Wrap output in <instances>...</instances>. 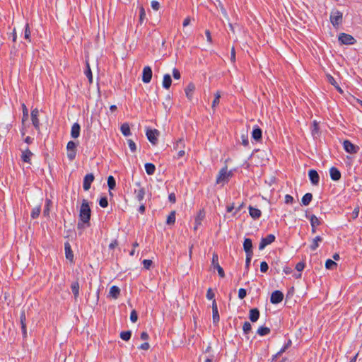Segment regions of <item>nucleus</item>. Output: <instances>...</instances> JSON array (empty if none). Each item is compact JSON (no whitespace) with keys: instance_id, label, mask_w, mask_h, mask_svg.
Segmentation results:
<instances>
[{"instance_id":"obj_62","label":"nucleus","mask_w":362,"mask_h":362,"mask_svg":"<svg viewBox=\"0 0 362 362\" xmlns=\"http://www.w3.org/2000/svg\"><path fill=\"white\" fill-rule=\"evenodd\" d=\"M293 202V198L292 196L289 194H286L285 196V203L287 204H292Z\"/></svg>"},{"instance_id":"obj_29","label":"nucleus","mask_w":362,"mask_h":362,"mask_svg":"<svg viewBox=\"0 0 362 362\" xmlns=\"http://www.w3.org/2000/svg\"><path fill=\"white\" fill-rule=\"evenodd\" d=\"M205 217V213L204 211H199V212L198 213L196 218H195V223H196V226L194 227V229L196 230L197 229V227L201 224L202 220Z\"/></svg>"},{"instance_id":"obj_26","label":"nucleus","mask_w":362,"mask_h":362,"mask_svg":"<svg viewBox=\"0 0 362 362\" xmlns=\"http://www.w3.org/2000/svg\"><path fill=\"white\" fill-rule=\"evenodd\" d=\"M71 288L74 293V298H75V300H76L78 298V297L79 296L80 286H79L78 282L75 281V282L72 283L71 286Z\"/></svg>"},{"instance_id":"obj_60","label":"nucleus","mask_w":362,"mask_h":362,"mask_svg":"<svg viewBox=\"0 0 362 362\" xmlns=\"http://www.w3.org/2000/svg\"><path fill=\"white\" fill-rule=\"evenodd\" d=\"M252 255H246V259H245V268L246 269H248L250 264V261L252 259Z\"/></svg>"},{"instance_id":"obj_31","label":"nucleus","mask_w":362,"mask_h":362,"mask_svg":"<svg viewBox=\"0 0 362 362\" xmlns=\"http://www.w3.org/2000/svg\"><path fill=\"white\" fill-rule=\"evenodd\" d=\"M145 170L148 175H151L154 174L156 170V167L153 164L148 163L145 164Z\"/></svg>"},{"instance_id":"obj_1","label":"nucleus","mask_w":362,"mask_h":362,"mask_svg":"<svg viewBox=\"0 0 362 362\" xmlns=\"http://www.w3.org/2000/svg\"><path fill=\"white\" fill-rule=\"evenodd\" d=\"M90 208L87 200L83 199L80 208L79 217L83 223H89L90 218Z\"/></svg>"},{"instance_id":"obj_28","label":"nucleus","mask_w":362,"mask_h":362,"mask_svg":"<svg viewBox=\"0 0 362 362\" xmlns=\"http://www.w3.org/2000/svg\"><path fill=\"white\" fill-rule=\"evenodd\" d=\"M322 238L320 236H316L312 241L310 246L311 250L315 251L319 246V242H322Z\"/></svg>"},{"instance_id":"obj_39","label":"nucleus","mask_w":362,"mask_h":362,"mask_svg":"<svg viewBox=\"0 0 362 362\" xmlns=\"http://www.w3.org/2000/svg\"><path fill=\"white\" fill-rule=\"evenodd\" d=\"M107 185L110 188V189H115V186H116V182H115V178L113 177V176L112 175H110L108 177H107Z\"/></svg>"},{"instance_id":"obj_41","label":"nucleus","mask_w":362,"mask_h":362,"mask_svg":"<svg viewBox=\"0 0 362 362\" xmlns=\"http://www.w3.org/2000/svg\"><path fill=\"white\" fill-rule=\"evenodd\" d=\"M24 38L25 40H28L29 42L31 41V40H30V28H29L28 23H26L25 26Z\"/></svg>"},{"instance_id":"obj_37","label":"nucleus","mask_w":362,"mask_h":362,"mask_svg":"<svg viewBox=\"0 0 362 362\" xmlns=\"http://www.w3.org/2000/svg\"><path fill=\"white\" fill-rule=\"evenodd\" d=\"M175 222V211H171L167 218L166 223L168 225L173 224Z\"/></svg>"},{"instance_id":"obj_44","label":"nucleus","mask_w":362,"mask_h":362,"mask_svg":"<svg viewBox=\"0 0 362 362\" xmlns=\"http://www.w3.org/2000/svg\"><path fill=\"white\" fill-rule=\"evenodd\" d=\"M243 329L245 334H248L252 329L250 323L248 322H245L243 324Z\"/></svg>"},{"instance_id":"obj_45","label":"nucleus","mask_w":362,"mask_h":362,"mask_svg":"<svg viewBox=\"0 0 362 362\" xmlns=\"http://www.w3.org/2000/svg\"><path fill=\"white\" fill-rule=\"evenodd\" d=\"M23 107V119H22V122L23 123L28 119V110L26 107V106L25 105V104H23L22 105Z\"/></svg>"},{"instance_id":"obj_24","label":"nucleus","mask_w":362,"mask_h":362,"mask_svg":"<svg viewBox=\"0 0 362 362\" xmlns=\"http://www.w3.org/2000/svg\"><path fill=\"white\" fill-rule=\"evenodd\" d=\"M248 209L250 216L254 219L259 218L262 215L261 211L258 209L250 206Z\"/></svg>"},{"instance_id":"obj_55","label":"nucleus","mask_w":362,"mask_h":362,"mask_svg":"<svg viewBox=\"0 0 362 362\" xmlns=\"http://www.w3.org/2000/svg\"><path fill=\"white\" fill-rule=\"evenodd\" d=\"M138 319L137 313L136 310H132L130 314V320L132 322H136Z\"/></svg>"},{"instance_id":"obj_22","label":"nucleus","mask_w":362,"mask_h":362,"mask_svg":"<svg viewBox=\"0 0 362 362\" xmlns=\"http://www.w3.org/2000/svg\"><path fill=\"white\" fill-rule=\"evenodd\" d=\"M259 317V311L257 308H252L250 310L249 318L251 322H255Z\"/></svg>"},{"instance_id":"obj_46","label":"nucleus","mask_w":362,"mask_h":362,"mask_svg":"<svg viewBox=\"0 0 362 362\" xmlns=\"http://www.w3.org/2000/svg\"><path fill=\"white\" fill-rule=\"evenodd\" d=\"M40 214V207H35L32 210L31 212V216L33 218H36L38 217V216Z\"/></svg>"},{"instance_id":"obj_13","label":"nucleus","mask_w":362,"mask_h":362,"mask_svg":"<svg viewBox=\"0 0 362 362\" xmlns=\"http://www.w3.org/2000/svg\"><path fill=\"white\" fill-rule=\"evenodd\" d=\"M94 180V175L92 173L87 174L83 178V187L85 191L90 188L91 183Z\"/></svg>"},{"instance_id":"obj_38","label":"nucleus","mask_w":362,"mask_h":362,"mask_svg":"<svg viewBox=\"0 0 362 362\" xmlns=\"http://www.w3.org/2000/svg\"><path fill=\"white\" fill-rule=\"evenodd\" d=\"M337 263L330 259L326 261L325 267L327 269H334V268L337 267Z\"/></svg>"},{"instance_id":"obj_30","label":"nucleus","mask_w":362,"mask_h":362,"mask_svg":"<svg viewBox=\"0 0 362 362\" xmlns=\"http://www.w3.org/2000/svg\"><path fill=\"white\" fill-rule=\"evenodd\" d=\"M120 129L124 136H128L131 135L130 128L127 123L122 124L121 125Z\"/></svg>"},{"instance_id":"obj_9","label":"nucleus","mask_w":362,"mask_h":362,"mask_svg":"<svg viewBox=\"0 0 362 362\" xmlns=\"http://www.w3.org/2000/svg\"><path fill=\"white\" fill-rule=\"evenodd\" d=\"M274 240L275 236L272 234H269L265 238H262L259 245V250H262L266 246L272 243Z\"/></svg>"},{"instance_id":"obj_59","label":"nucleus","mask_w":362,"mask_h":362,"mask_svg":"<svg viewBox=\"0 0 362 362\" xmlns=\"http://www.w3.org/2000/svg\"><path fill=\"white\" fill-rule=\"evenodd\" d=\"M247 295L246 290L244 288H240L238 291V297L240 299H243Z\"/></svg>"},{"instance_id":"obj_27","label":"nucleus","mask_w":362,"mask_h":362,"mask_svg":"<svg viewBox=\"0 0 362 362\" xmlns=\"http://www.w3.org/2000/svg\"><path fill=\"white\" fill-rule=\"evenodd\" d=\"M172 83V79L170 74H165L163 80V87L165 89H168Z\"/></svg>"},{"instance_id":"obj_50","label":"nucleus","mask_w":362,"mask_h":362,"mask_svg":"<svg viewBox=\"0 0 362 362\" xmlns=\"http://www.w3.org/2000/svg\"><path fill=\"white\" fill-rule=\"evenodd\" d=\"M99 204L101 207L105 208L108 205L107 199L106 197H103L99 201Z\"/></svg>"},{"instance_id":"obj_51","label":"nucleus","mask_w":362,"mask_h":362,"mask_svg":"<svg viewBox=\"0 0 362 362\" xmlns=\"http://www.w3.org/2000/svg\"><path fill=\"white\" fill-rule=\"evenodd\" d=\"M269 269L268 264L266 262H262L260 264V271L262 273H265L267 272Z\"/></svg>"},{"instance_id":"obj_53","label":"nucleus","mask_w":362,"mask_h":362,"mask_svg":"<svg viewBox=\"0 0 362 362\" xmlns=\"http://www.w3.org/2000/svg\"><path fill=\"white\" fill-rule=\"evenodd\" d=\"M214 293L212 291V289L211 288H208L207 290V292H206V298L209 299V300H214Z\"/></svg>"},{"instance_id":"obj_61","label":"nucleus","mask_w":362,"mask_h":362,"mask_svg":"<svg viewBox=\"0 0 362 362\" xmlns=\"http://www.w3.org/2000/svg\"><path fill=\"white\" fill-rule=\"evenodd\" d=\"M305 268V264L302 262H298L296 265V269L298 271V272H301Z\"/></svg>"},{"instance_id":"obj_58","label":"nucleus","mask_w":362,"mask_h":362,"mask_svg":"<svg viewBox=\"0 0 362 362\" xmlns=\"http://www.w3.org/2000/svg\"><path fill=\"white\" fill-rule=\"evenodd\" d=\"M173 78L175 79H177L178 80V79L180 78V76H180V71H179V70L177 69L174 68L173 69Z\"/></svg>"},{"instance_id":"obj_7","label":"nucleus","mask_w":362,"mask_h":362,"mask_svg":"<svg viewBox=\"0 0 362 362\" xmlns=\"http://www.w3.org/2000/svg\"><path fill=\"white\" fill-rule=\"evenodd\" d=\"M211 264L214 267V268L217 269L218 275L221 278H223L225 276V273L223 268L219 265L218 256L216 253L213 254Z\"/></svg>"},{"instance_id":"obj_36","label":"nucleus","mask_w":362,"mask_h":362,"mask_svg":"<svg viewBox=\"0 0 362 362\" xmlns=\"http://www.w3.org/2000/svg\"><path fill=\"white\" fill-rule=\"evenodd\" d=\"M185 147V142L182 139H180L176 141V143L174 145V149L175 150H180L183 149Z\"/></svg>"},{"instance_id":"obj_2","label":"nucleus","mask_w":362,"mask_h":362,"mask_svg":"<svg viewBox=\"0 0 362 362\" xmlns=\"http://www.w3.org/2000/svg\"><path fill=\"white\" fill-rule=\"evenodd\" d=\"M233 175L231 170H228L227 167L223 168L218 173L216 177L217 184H225L229 180V178Z\"/></svg>"},{"instance_id":"obj_11","label":"nucleus","mask_w":362,"mask_h":362,"mask_svg":"<svg viewBox=\"0 0 362 362\" xmlns=\"http://www.w3.org/2000/svg\"><path fill=\"white\" fill-rule=\"evenodd\" d=\"M343 146L344 150L349 153H356L358 151V147L348 140L344 141Z\"/></svg>"},{"instance_id":"obj_64","label":"nucleus","mask_w":362,"mask_h":362,"mask_svg":"<svg viewBox=\"0 0 362 362\" xmlns=\"http://www.w3.org/2000/svg\"><path fill=\"white\" fill-rule=\"evenodd\" d=\"M149 347V344L148 342H144L140 345L139 349L142 350H148Z\"/></svg>"},{"instance_id":"obj_34","label":"nucleus","mask_w":362,"mask_h":362,"mask_svg":"<svg viewBox=\"0 0 362 362\" xmlns=\"http://www.w3.org/2000/svg\"><path fill=\"white\" fill-rule=\"evenodd\" d=\"M65 253H66V257L72 261L74 258L73 252L71 250L70 245L69 243L65 245Z\"/></svg>"},{"instance_id":"obj_52","label":"nucleus","mask_w":362,"mask_h":362,"mask_svg":"<svg viewBox=\"0 0 362 362\" xmlns=\"http://www.w3.org/2000/svg\"><path fill=\"white\" fill-rule=\"evenodd\" d=\"M291 341L289 340L284 346V347L279 351L277 352V355H281L284 352L286 351V349H288V347L291 346Z\"/></svg>"},{"instance_id":"obj_33","label":"nucleus","mask_w":362,"mask_h":362,"mask_svg":"<svg viewBox=\"0 0 362 362\" xmlns=\"http://www.w3.org/2000/svg\"><path fill=\"white\" fill-rule=\"evenodd\" d=\"M271 330L269 327H260L257 331V334L259 336H265L270 333Z\"/></svg>"},{"instance_id":"obj_5","label":"nucleus","mask_w":362,"mask_h":362,"mask_svg":"<svg viewBox=\"0 0 362 362\" xmlns=\"http://www.w3.org/2000/svg\"><path fill=\"white\" fill-rule=\"evenodd\" d=\"M330 21L333 26H338L342 22V13L337 10L332 11L330 14Z\"/></svg>"},{"instance_id":"obj_35","label":"nucleus","mask_w":362,"mask_h":362,"mask_svg":"<svg viewBox=\"0 0 362 362\" xmlns=\"http://www.w3.org/2000/svg\"><path fill=\"white\" fill-rule=\"evenodd\" d=\"M310 221L312 228H316V226L320 224V221L318 218L315 215H312L310 216Z\"/></svg>"},{"instance_id":"obj_6","label":"nucleus","mask_w":362,"mask_h":362,"mask_svg":"<svg viewBox=\"0 0 362 362\" xmlns=\"http://www.w3.org/2000/svg\"><path fill=\"white\" fill-rule=\"evenodd\" d=\"M159 131L157 129H147L146 136L148 141L153 145L158 142V136H159Z\"/></svg>"},{"instance_id":"obj_56","label":"nucleus","mask_w":362,"mask_h":362,"mask_svg":"<svg viewBox=\"0 0 362 362\" xmlns=\"http://www.w3.org/2000/svg\"><path fill=\"white\" fill-rule=\"evenodd\" d=\"M142 263H143L144 267L146 269H148L151 267V266L152 265L153 262L150 259H144Z\"/></svg>"},{"instance_id":"obj_4","label":"nucleus","mask_w":362,"mask_h":362,"mask_svg":"<svg viewBox=\"0 0 362 362\" xmlns=\"http://www.w3.org/2000/svg\"><path fill=\"white\" fill-rule=\"evenodd\" d=\"M66 150L69 160H74L76 156V144L73 141H69L66 145Z\"/></svg>"},{"instance_id":"obj_16","label":"nucleus","mask_w":362,"mask_h":362,"mask_svg":"<svg viewBox=\"0 0 362 362\" xmlns=\"http://www.w3.org/2000/svg\"><path fill=\"white\" fill-rule=\"evenodd\" d=\"M33 156V153L29 150L28 148L22 150L21 159L24 163H30L31 158Z\"/></svg>"},{"instance_id":"obj_54","label":"nucleus","mask_w":362,"mask_h":362,"mask_svg":"<svg viewBox=\"0 0 362 362\" xmlns=\"http://www.w3.org/2000/svg\"><path fill=\"white\" fill-rule=\"evenodd\" d=\"M241 143L243 146H247L249 144V141L247 136L246 134H243L241 136Z\"/></svg>"},{"instance_id":"obj_19","label":"nucleus","mask_w":362,"mask_h":362,"mask_svg":"<svg viewBox=\"0 0 362 362\" xmlns=\"http://www.w3.org/2000/svg\"><path fill=\"white\" fill-rule=\"evenodd\" d=\"M262 129L258 126H255L252 132V137L256 141L261 140L262 139Z\"/></svg>"},{"instance_id":"obj_49","label":"nucleus","mask_w":362,"mask_h":362,"mask_svg":"<svg viewBox=\"0 0 362 362\" xmlns=\"http://www.w3.org/2000/svg\"><path fill=\"white\" fill-rule=\"evenodd\" d=\"M213 313V322L214 324H217L219 321V314L218 310L212 311Z\"/></svg>"},{"instance_id":"obj_63","label":"nucleus","mask_w":362,"mask_h":362,"mask_svg":"<svg viewBox=\"0 0 362 362\" xmlns=\"http://www.w3.org/2000/svg\"><path fill=\"white\" fill-rule=\"evenodd\" d=\"M358 214H359V207H356L352 212V218L354 219L356 218L358 216Z\"/></svg>"},{"instance_id":"obj_15","label":"nucleus","mask_w":362,"mask_h":362,"mask_svg":"<svg viewBox=\"0 0 362 362\" xmlns=\"http://www.w3.org/2000/svg\"><path fill=\"white\" fill-rule=\"evenodd\" d=\"M308 176L310 182L313 185H317L320 182V177L317 172L315 170H310L308 172Z\"/></svg>"},{"instance_id":"obj_42","label":"nucleus","mask_w":362,"mask_h":362,"mask_svg":"<svg viewBox=\"0 0 362 362\" xmlns=\"http://www.w3.org/2000/svg\"><path fill=\"white\" fill-rule=\"evenodd\" d=\"M131 336V331H124L120 333V337L124 341H128L130 339Z\"/></svg>"},{"instance_id":"obj_43","label":"nucleus","mask_w":362,"mask_h":362,"mask_svg":"<svg viewBox=\"0 0 362 362\" xmlns=\"http://www.w3.org/2000/svg\"><path fill=\"white\" fill-rule=\"evenodd\" d=\"M85 74L88 78L89 83H91L93 82V75L88 64H87V69L85 71Z\"/></svg>"},{"instance_id":"obj_23","label":"nucleus","mask_w":362,"mask_h":362,"mask_svg":"<svg viewBox=\"0 0 362 362\" xmlns=\"http://www.w3.org/2000/svg\"><path fill=\"white\" fill-rule=\"evenodd\" d=\"M120 294V288L117 286H112L110 288L109 297L117 299Z\"/></svg>"},{"instance_id":"obj_18","label":"nucleus","mask_w":362,"mask_h":362,"mask_svg":"<svg viewBox=\"0 0 362 362\" xmlns=\"http://www.w3.org/2000/svg\"><path fill=\"white\" fill-rule=\"evenodd\" d=\"M330 177L334 181H338L341 178L340 171L335 167H332L329 169Z\"/></svg>"},{"instance_id":"obj_17","label":"nucleus","mask_w":362,"mask_h":362,"mask_svg":"<svg viewBox=\"0 0 362 362\" xmlns=\"http://www.w3.org/2000/svg\"><path fill=\"white\" fill-rule=\"evenodd\" d=\"M243 248L246 255H253L252 252V243L251 239L245 238L243 243Z\"/></svg>"},{"instance_id":"obj_47","label":"nucleus","mask_w":362,"mask_h":362,"mask_svg":"<svg viewBox=\"0 0 362 362\" xmlns=\"http://www.w3.org/2000/svg\"><path fill=\"white\" fill-rule=\"evenodd\" d=\"M327 78H328L329 82L332 85L334 86L337 88V90H339L340 92H342L341 89L337 86V83L335 79L332 76L329 75L327 76Z\"/></svg>"},{"instance_id":"obj_25","label":"nucleus","mask_w":362,"mask_h":362,"mask_svg":"<svg viewBox=\"0 0 362 362\" xmlns=\"http://www.w3.org/2000/svg\"><path fill=\"white\" fill-rule=\"evenodd\" d=\"M25 314L24 312H23L21 314V316H20V321H21V329H22V332H23V336L24 338H25L27 337V330H26V324H25Z\"/></svg>"},{"instance_id":"obj_57","label":"nucleus","mask_w":362,"mask_h":362,"mask_svg":"<svg viewBox=\"0 0 362 362\" xmlns=\"http://www.w3.org/2000/svg\"><path fill=\"white\" fill-rule=\"evenodd\" d=\"M151 6L154 11H158L160 8V4L157 1H152L151 3Z\"/></svg>"},{"instance_id":"obj_8","label":"nucleus","mask_w":362,"mask_h":362,"mask_svg":"<svg viewBox=\"0 0 362 362\" xmlns=\"http://www.w3.org/2000/svg\"><path fill=\"white\" fill-rule=\"evenodd\" d=\"M339 41L344 45H354L356 42L351 35L346 33H341L339 35Z\"/></svg>"},{"instance_id":"obj_14","label":"nucleus","mask_w":362,"mask_h":362,"mask_svg":"<svg viewBox=\"0 0 362 362\" xmlns=\"http://www.w3.org/2000/svg\"><path fill=\"white\" fill-rule=\"evenodd\" d=\"M39 117V110L35 108L31 112V120L33 126L36 129H40V120L38 119Z\"/></svg>"},{"instance_id":"obj_20","label":"nucleus","mask_w":362,"mask_h":362,"mask_svg":"<svg viewBox=\"0 0 362 362\" xmlns=\"http://www.w3.org/2000/svg\"><path fill=\"white\" fill-rule=\"evenodd\" d=\"M81 132V127L78 123H74L71 127V136L74 139H76L79 136Z\"/></svg>"},{"instance_id":"obj_21","label":"nucleus","mask_w":362,"mask_h":362,"mask_svg":"<svg viewBox=\"0 0 362 362\" xmlns=\"http://www.w3.org/2000/svg\"><path fill=\"white\" fill-rule=\"evenodd\" d=\"M194 90H195V86L192 83H189L185 88V91L186 96L190 100L192 98L193 93H194Z\"/></svg>"},{"instance_id":"obj_12","label":"nucleus","mask_w":362,"mask_h":362,"mask_svg":"<svg viewBox=\"0 0 362 362\" xmlns=\"http://www.w3.org/2000/svg\"><path fill=\"white\" fill-rule=\"evenodd\" d=\"M152 78V70L150 66H145L142 73V81L145 83L151 81Z\"/></svg>"},{"instance_id":"obj_48","label":"nucleus","mask_w":362,"mask_h":362,"mask_svg":"<svg viewBox=\"0 0 362 362\" xmlns=\"http://www.w3.org/2000/svg\"><path fill=\"white\" fill-rule=\"evenodd\" d=\"M127 143H128V145H129V147L131 151L135 152L136 149V144L134 143V141L132 139H129L127 141Z\"/></svg>"},{"instance_id":"obj_32","label":"nucleus","mask_w":362,"mask_h":362,"mask_svg":"<svg viewBox=\"0 0 362 362\" xmlns=\"http://www.w3.org/2000/svg\"><path fill=\"white\" fill-rule=\"evenodd\" d=\"M313 199V194L311 193H306L302 198V204L305 206H308Z\"/></svg>"},{"instance_id":"obj_40","label":"nucleus","mask_w":362,"mask_h":362,"mask_svg":"<svg viewBox=\"0 0 362 362\" xmlns=\"http://www.w3.org/2000/svg\"><path fill=\"white\" fill-rule=\"evenodd\" d=\"M215 98L213 100V103H212V108H215L218 104H219V101H220V98H221V93L219 91H217L215 95H214Z\"/></svg>"},{"instance_id":"obj_10","label":"nucleus","mask_w":362,"mask_h":362,"mask_svg":"<svg viewBox=\"0 0 362 362\" xmlns=\"http://www.w3.org/2000/svg\"><path fill=\"white\" fill-rule=\"evenodd\" d=\"M284 299V294L280 291H274L270 298V301L273 304H278L281 303Z\"/></svg>"},{"instance_id":"obj_3","label":"nucleus","mask_w":362,"mask_h":362,"mask_svg":"<svg viewBox=\"0 0 362 362\" xmlns=\"http://www.w3.org/2000/svg\"><path fill=\"white\" fill-rule=\"evenodd\" d=\"M136 188L134 190V198L139 202L141 203L144 199L146 194L145 188L141 187L139 182L136 183Z\"/></svg>"}]
</instances>
